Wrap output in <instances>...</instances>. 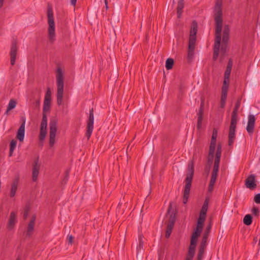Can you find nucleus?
<instances>
[{
	"mask_svg": "<svg viewBox=\"0 0 260 260\" xmlns=\"http://www.w3.org/2000/svg\"><path fill=\"white\" fill-rule=\"evenodd\" d=\"M221 2H216L214 8V19L215 21V38L213 48V59H217L219 53L221 44V32L222 31L223 19Z\"/></svg>",
	"mask_w": 260,
	"mask_h": 260,
	"instance_id": "f257e3e1",
	"label": "nucleus"
},
{
	"mask_svg": "<svg viewBox=\"0 0 260 260\" xmlns=\"http://www.w3.org/2000/svg\"><path fill=\"white\" fill-rule=\"evenodd\" d=\"M221 156V145L220 144H218L217 145L216 152L215 154V159L214 162L213 169L212 172L211 177L208 186V191L210 192L213 191L214 184L217 179L218 172L219 171Z\"/></svg>",
	"mask_w": 260,
	"mask_h": 260,
	"instance_id": "f03ea898",
	"label": "nucleus"
},
{
	"mask_svg": "<svg viewBox=\"0 0 260 260\" xmlns=\"http://www.w3.org/2000/svg\"><path fill=\"white\" fill-rule=\"evenodd\" d=\"M193 175L194 165L193 160H191L188 164L187 172L185 180V185L183 190V203L184 204H186L187 203L189 197Z\"/></svg>",
	"mask_w": 260,
	"mask_h": 260,
	"instance_id": "7ed1b4c3",
	"label": "nucleus"
},
{
	"mask_svg": "<svg viewBox=\"0 0 260 260\" xmlns=\"http://www.w3.org/2000/svg\"><path fill=\"white\" fill-rule=\"evenodd\" d=\"M56 73L57 85V104L58 106H60L62 103V98L63 94V73L60 67L57 68Z\"/></svg>",
	"mask_w": 260,
	"mask_h": 260,
	"instance_id": "20e7f679",
	"label": "nucleus"
},
{
	"mask_svg": "<svg viewBox=\"0 0 260 260\" xmlns=\"http://www.w3.org/2000/svg\"><path fill=\"white\" fill-rule=\"evenodd\" d=\"M47 18L48 23V38L49 41L53 43L55 40V23L54 20L53 12L51 7L47 8Z\"/></svg>",
	"mask_w": 260,
	"mask_h": 260,
	"instance_id": "39448f33",
	"label": "nucleus"
},
{
	"mask_svg": "<svg viewBox=\"0 0 260 260\" xmlns=\"http://www.w3.org/2000/svg\"><path fill=\"white\" fill-rule=\"evenodd\" d=\"M167 214L169 215V219L167 223L166 238H169L170 237L176 221V212L172 209V203H170L168 209L167 210Z\"/></svg>",
	"mask_w": 260,
	"mask_h": 260,
	"instance_id": "423d86ee",
	"label": "nucleus"
},
{
	"mask_svg": "<svg viewBox=\"0 0 260 260\" xmlns=\"http://www.w3.org/2000/svg\"><path fill=\"white\" fill-rule=\"evenodd\" d=\"M198 30V24L196 21H192L190 30V35L189 37L188 50L194 51L196 47V42L197 40V33Z\"/></svg>",
	"mask_w": 260,
	"mask_h": 260,
	"instance_id": "0eeeda50",
	"label": "nucleus"
},
{
	"mask_svg": "<svg viewBox=\"0 0 260 260\" xmlns=\"http://www.w3.org/2000/svg\"><path fill=\"white\" fill-rule=\"evenodd\" d=\"M57 132V121L51 119L49 122V146L52 147L55 143V137Z\"/></svg>",
	"mask_w": 260,
	"mask_h": 260,
	"instance_id": "6e6552de",
	"label": "nucleus"
},
{
	"mask_svg": "<svg viewBox=\"0 0 260 260\" xmlns=\"http://www.w3.org/2000/svg\"><path fill=\"white\" fill-rule=\"evenodd\" d=\"M93 109L91 108L89 110L88 119L87 123V131L85 134L87 139L89 140L92 134L93 129L94 115Z\"/></svg>",
	"mask_w": 260,
	"mask_h": 260,
	"instance_id": "1a4fd4ad",
	"label": "nucleus"
},
{
	"mask_svg": "<svg viewBox=\"0 0 260 260\" xmlns=\"http://www.w3.org/2000/svg\"><path fill=\"white\" fill-rule=\"evenodd\" d=\"M237 121L231 120L228 134V145L230 146H233L236 139V128Z\"/></svg>",
	"mask_w": 260,
	"mask_h": 260,
	"instance_id": "9d476101",
	"label": "nucleus"
},
{
	"mask_svg": "<svg viewBox=\"0 0 260 260\" xmlns=\"http://www.w3.org/2000/svg\"><path fill=\"white\" fill-rule=\"evenodd\" d=\"M208 236V231L204 233L203 237L200 245L199 252L198 254L197 260H202L203 258V255L205 251V249L206 246L207 239Z\"/></svg>",
	"mask_w": 260,
	"mask_h": 260,
	"instance_id": "9b49d317",
	"label": "nucleus"
},
{
	"mask_svg": "<svg viewBox=\"0 0 260 260\" xmlns=\"http://www.w3.org/2000/svg\"><path fill=\"white\" fill-rule=\"evenodd\" d=\"M25 120L26 118L25 117H21V121L22 123L17 131L16 135L17 139H18L20 142H22L24 138Z\"/></svg>",
	"mask_w": 260,
	"mask_h": 260,
	"instance_id": "f8f14e48",
	"label": "nucleus"
},
{
	"mask_svg": "<svg viewBox=\"0 0 260 260\" xmlns=\"http://www.w3.org/2000/svg\"><path fill=\"white\" fill-rule=\"evenodd\" d=\"M18 48L17 46L16 40H13L12 42L10 51V61L11 65L13 66L15 63L16 57Z\"/></svg>",
	"mask_w": 260,
	"mask_h": 260,
	"instance_id": "ddd939ff",
	"label": "nucleus"
},
{
	"mask_svg": "<svg viewBox=\"0 0 260 260\" xmlns=\"http://www.w3.org/2000/svg\"><path fill=\"white\" fill-rule=\"evenodd\" d=\"M40 165L39 164V157L35 159L32 164V181L35 182L37 180L38 176L39 173Z\"/></svg>",
	"mask_w": 260,
	"mask_h": 260,
	"instance_id": "4468645a",
	"label": "nucleus"
},
{
	"mask_svg": "<svg viewBox=\"0 0 260 260\" xmlns=\"http://www.w3.org/2000/svg\"><path fill=\"white\" fill-rule=\"evenodd\" d=\"M248 120L247 125L246 126V130L249 134H252L254 131L255 118L253 115L249 114L248 115Z\"/></svg>",
	"mask_w": 260,
	"mask_h": 260,
	"instance_id": "2eb2a0df",
	"label": "nucleus"
},
{
	"mask_svg": "<svg viewBox=\"0 0 260 260\" xmlns=\"http://www.w3.org/2000/svg\"><path fill=\"white\" fill-rule=\"evenodd\" d=\"M245 185L246 187L253 189L256 187L255 176L252 174L249 175L245 180Z\"/></svg>",
	"mask_w": 260,
	"mask_h": 260,
	"instance_id": "dca6fc26",
	"label": "nucleus"
},
{
	"mask_svg": "<svg viewBox=\"0 0 260 260\" xmlns=\"http://www.w3.org/2000/svg\"><path fill=\"white\" fill-rule=\"evenodd\" d=\"M242 98H239L235 104V108L232 113L231 120H238V112L240 107Z\"/></svg>",
	"mask_w": 260,
	"mask_h": 260,
	"instance_id": "f3484780",
	"label": "nucleus"
},
{
	"mask_svg": "<svg viewBox=\"0 0 260 260\" xmlns=\"http://www.w3.org/2000/svg\"><path fill=\"white\" fill-rule=\"evenodd\" d=\"M143 245L144 242L143 241L142 237L140 236L139 237V245L137 247V257L139 258V260H141L143 258V253L144 252Z\"/></svg>",
	"mask_w": 260,
	"mask_h": 260,
	"instance_id": "a211bd4d",
	"label": "nucleus"
},
{
	"mask_svg": "<svg viewBox=\"0 0 260 260\" xmlns=\"http://www.w3.org/2000/svg\"><path fill=\"white\" fill-rule=\"evenodd\" d=\"M204 114V104L202 103L198 113V122L197 127L198 129H200L202 125V121L203 119Z\"/></svg>",
	"mask_w": 260,
	"mask_h": 260,
	"instance_id": "6ab92c4d",
	"label": "nucleus"
},
{
	"mask_svg": "<svg viewBox=\"0 0 260 260\" xmlns=\"http://www.w3.org/2000/svg\"><path fill=\"white\" fill-rule=\"evenodd\" d=\"M17 222L16 213L15 212H12L10 213V218L8 223V228L11 230L14 228Z\"/></svg>",
	"mask_w": 260,
	"mask_h": 260,
	"instance_id": "aec40b11",
	"label": "nucleus"
},
{
	"mask_svg": "<svg viewBox=\"0 0 260 260\" xmlns=\"http://www.w3.org/2000/svg\"><path fill=\"white\" fill-rule=\"evenodd\" d=\"M229 87H222L221 88V95L220 99V107L223 108L225 106V101L227 98Z\"/></svg>",
	"mask_w": 260,
	"mask_h": 260,
	"instance_id": "412c9836",
	"label": "nucleus"
},
{
	"mask_svg": "<svg viewBox=\"0 0 260 260\" xmlns=\"http://www.w3.org/2000/svg\"><path fill=\"white\" fill-rule=\"evenodd\" d=\"M232 71V68H230V67H226V70L224 72V81L222 86L229 87V82H230V77L231 75V73Z\"/></svg>",
	"mask_w": 260,
	"mask_h": 260,
	"instance_id": "4be33fe9",
	"label": "nucleus"
},
{
	"mask_svg": "<svg viewBox=\"0 0 260 260\" xmlns=\"http://www.w3.org/2000/svg\"><path fill=\"white\" fill-rule=\"evenodd\" d=\"M184 0H178L177 8V13L178 18H180L182 15L183 12V9L184 8Z\"/></svg>",
	"mask_w": 260,
	"mask_h": 260,
	"instance_id": "5701e85b",
	"label": "nucleus"
},
{
	"mask_svg": "<svg viewBox=\"0 0 260 260\" xmlns=\"http://www.w3.org/2000/svg\"><path fill=\"white\" fill-rule=\"evenodd\" d=\"M18 184V179H16L13 181V182L11 185V188L10 194V197L13 198L15 196L16 192L17 189Z\"/></svg>",
	"mask_w": 260,
	"mask_h": 260,
	"instance_id": "b1692460",
	"label": "nucleus"
},
{
	"mask_svg": "<svg viewBox=\"0 0 260 260\" xmlns=\"http://www.w3.org/2000/svg\"><path fill=\"white\" fill-rule=\"evenodd\" d=\"M209 199L206 198L203 203L201 210L200 212V214L206 216L208 208Z\"/></svg>",
	"mask_w": 260,
	"mask_h": 260,
	"instance_id": "393cba45",
	"label": "nucleus"
},
{
	"mask_svg": "<svg viewBox=\"0 0 260 260\" xmlns=\"http://www.w3.org/2000/svg\"><path fill=\"white\" fill-rule=\"evenodd\" d=\"M230 27L228 25H225L223 28L222 40L224 42H226L229 40L230 35Z\"/></svg>",
	"mask_w": 260,
	"mask_h": 260,
	"instance_id": "a878e982",
	"label": "nucleus"
},
{
	"mask_svg": "<svg viewBox=\"0 0 260 260\" xmlns=\"http://www.w3.org/2000/svg\"><path fill=\"white\" fill-rule=\"evenodd\" d=\"M34 227H35V224H33L32 223H28L27 226V230L26 231V237H30L33 233V232L34 231Z\"/></svg>",
	"mask_w": 260,
	"mask_h": 260,
	"instance_id": "bb28decb",
	"label": "nucleus"
},
{
	"mask_svg": "<svg viewBox=\"0 0 260 260\" xmlns=\"http://www.w3.org/2000/svg\"><path fill=\"white\" fill-rule=\"evenodd\" d=\"M47 117L46 114H43V117L40 125V129L47 131Z\"/></svg>",
	"mask_w": 260,
	"mask_h": 260,
	"instance_id": "cd10ccee",
	"label": "nucleus"
},
{
	"mask_svg": "<svg viewBox=\"0 0 260 260\" xmlns=\"http://www.w3.org/2000/svg\"><path fill=\"white\" fill-rule=\"evenodd\" d=\"M16 145H17V141H16V140H12L10 142V150H9V156L10 157H11V156H12L13 155V152H14V149L16 148Z\"/></svg>",
	"mask_w": 260,
	"mask_h": 260,
	"instance_id": "c85d7f7f",
	"label": "nucleus"
},
{
	"mask_svg": "<svg viewBox=\"0 0 260 260\" xmlns=\"http://www.w3.org/2000/svg\"><path fill=\"white\" fill-rule=\"evenodd\" d=\"M252 222V216L250 214H247L243 219V223L246 225H250Z\"/></svg>",
	"mask_w": 260,
	"mask_h": 260,
	"instance_id": "c756f323",
	"label": "nucleus"
},
{
	"mask_svg": "<svg viewBox=\"0 0 260 260\" xmlns=\"http://www.w3.org/2000/svg\"><path fill=\"white\" fill-rule=\"evenodd\" d=\"M174 64V61L173 58H169L166 60V68L167 70H169L172 69Z\"/></svg>",
	"mask_w": 260,
	"mask_h": 260,
	"instance_id": "7c9ffc66",
	"label": "nucleus"
},
{
	"mask_svg": "<svg viewBox=\"0 0 260 260\" xmlns=\"http://www.w3.org/2000/svg\"><path fill=\"white\" fill-rule=\"evenodd\" d=\"M16 106V101L13 99L10 100V101L9 103L8 106L7 107L6 113H8L9 111L15 108Z\"/></svg>",
	"mask_w": 260,
	"mask_h": 260,
	"instance_id": "2f4dec72",
	"label": "nucleus"
},
{
	"mask_svg": "<svg viewBox=\"0 0 260 260\" xmlns=\"http://www.w3.org/2000/svg\"><path fill=\"white\" fill-rule=\"evenodd\" d=\"M216 143L210 142L208 154L212 155L215 154V150L216 148Z\"/></svg>",
	"mask_w": 260,
	"mask_h": 260,
	"instance_id": "473e14b6",
	"label": "nucleus"
},
{
	"mask_svg": "<svg viewBox=\"0 0 260 260\" xmlns=\"http://www.w3.org/2000/svg\"><path fill=\"white\" fill-rule=\"evenodd\" d=\"M51 92L50 89L48 88L45 96L44 102L51 103Z\"/></svg>",
	"mask_w": 260,
	"mask_h": 260,
	"instance_id": "72a5a7b5",
	"label": "nucleus"
},
{
	"mask_svg": "<svg viewBox=\"0 0 260 260\" xmlns=\"http://www.w3.org/2000/svg\"><path fill=\"white\" fill-rule=\"evenodd\" d=\"M196 245L197 244H194V245L190 244L187 254L194 256Z\"/></svg>",
	"mask_w": 260,
	"mask_h": 260,
	"instance_id": "f704fd0d",
	"label": "nucleus"
},
{
	"mask_svg": "<svg viewBox=\"0 0 260 260\" xmlns=\"http://www.w3.org/2000/svg\"><path fill=\"white\" fill-rule=\"evenodd\" d=\"M46 134H47V131L40 129V134H39L40 141L43 142L44 141L46 136Z\"/></svg>",
	"mask_w": 260,
	"mask_h": 260,
	"instance_id": "c9c22d12",
	"label": "nucleus"
},
{
	"mask_svg": "<svg viewBox=\"0 0 260 260\" xmlns=\"http://www.w3.org/2000/svg\"><path fill=\"white\" fill-rule=\"evenodd\" d=\"M218 131L216 128H214L212 132L211 142L216 143Z\"/></svg>",
	"mask_w": 260,
	"mask_h": 260,
	"instance_id": "e433bc0d",
	"label": "nucleus"
},
{
	"mask_svg": "<svg viewBox=\"0 0 260 260\" xmlns=\"http://www.w3.org/2000/svg\"><path fill=\"white\" fill-rule=\"evenodd\" d=\"M229 40H227L226 42H224L222 39V44L221 47V50L223 53H225L226 51V49L228 48V44Z\"/></svg>",
	"mask_w": 260,
	"mask_h": 260,
	"instance_id": "4c0bfd02",
	"label": "nucleus"
},
{
	"mask_svg": "<svg viewBox=\"0 0 260 260\" xmlns=\"http://www.w3.org/2000/svg\"><path fill=\"white\" fill-rule=\"evenodd\" d=\"M50 109V103L44 102L43 114H46V112L49 111Z\"/></svg>",
	"mask_w": 260,
	"mask_h": 260,
	"instance_id": "58836bf2",
	"label": "nucleus"
},
{
	"mask_svg": "<svg viewBox=\"0 0 260 260\" xmlns=\"http://www.w3.org/2000/svg\"><path fill=\"white\" fill-rule=\"evenodd\" d=\"M202 230H203L202 229H200V228L196 227V229H194L192 235L199 237L200 236V234H201V232H202Z\"/></svg>",
	"mask_w": 260,
	"mask_h": 260,
	"instance_id": "ea45409f",
	"label": "nucleus"
},
{
	"mask_svg": "<svg viewBox=\"0 0 260 260\" xmlns=\"http://www.w3.org/2000/svg\"><path fill=\"white\" fill-rule=\"evenodd\" d=\"M30 211V207L29 205H26L24 210V213H23V219L25 220L28 216V213Z\"/></svg>",
	"mask_w": 260,
	"mask_h": 260,
	"instance_id": "a19ab883",
	"label": "nucleus"
},
{
	"mask_svg": "<svg viewBox=\"0 0 260 260\" xmlns=\"http://www.w3.org/2000/svg\"><path fill=\"white\" fill-rule=\"evenodd\" d=\"M194 54V51H191L188 50L187 52V59L188 61H191L193 59Z\"/></svg>",
	"mask_w": 260,
	"mask_h": 260,
	"instance_id": "79ce46f5",
	"label": "nucleus"
},
{
	"mask_svg": "<svg viewBox=\"0 0 260 260\" xmlns=\"http://www.w3.org/2000/svg\"><path fill=\"white\" fill-rule=\"evenodd\" d=\"M214 157V155H209V154H208V157H207V161L206 165L209 166H212V165L213 164V160Z\"/></svg>",
	"mask_w": 260,
	"mask_h": 260,
	"instance_id": "37998d69",
	"label": "nucleus"
},
{
	"mask_svg": "<svg viewBox=\"0 0 260 260\" xmlns=\"http://www.w3.org/2000/svg\"><path fill=\"white\" fill-rule=\"evenodd\" d=\"M252 213L255 216L258 217L259 214V210L257 207H253L251 210Z\"/></svg>",
	"mask_w": 260,
	"mask_h": 260,
	"instance_id": "c03bdc74",
	"label": "nucleus"
},
{
	"mask_svg": "<svg viewBox=\"0 0 260 260\" xmlns=\"http://www.w3.org/2000/svg\"><path fill=\"white\" fill-rule=\"evenodd\" d=\"M198 238V237L191 235L190 244H191V245H194V244H197Z\"/></svg>",
	"mask_w": 260,
	"mask_h": 260,
	"instance_id": "a18cd8bd",
	"label": "nucleus"
},
{
	"mask_svg": "<svg viewBox=\"0 0 260 260\" xmlns=\"http://www.w3.org/2000/svg\"><path fill=\"white\" fill-rule=\"evenodd\" d=\"M254 201L256 204H260V193L256 194L254 197Z\"/></svg>",
	"mask_w": 260,
	"mask_h": 260,
	"instance_id": "49530a36",
	"label": "nucleus"
},
{
	"mask_svg": "<svg viewBox=\"0 0 260 260\" xmlns=\"http://www.w3.org/2000/svg\"><path fill=\"white\" fill-rule=\"evenodd\" d=\"M206 216L199 215V217L198 218L197 221H201L204 222L206 219Z\"/></svg>",
	"mask_w": 260,
	"mask_h": 260,
	"instance_id": "de8ad7c7",
	"label": "nucleus"
},
{
	"mask_svg": "<svg viewBox=\"0 0 260 260\" xmlns=\"http://www.w3.org/2000/svg\"><path fill=\"white\" fill-rule=\"evenodd\" d=\"M74 239V237L72 235H68L67 237V240L69 244H72Z\"/></svg>",
	"mask_w": 260,
	"mask_h": 260,
	"instance_id": "09e8293b",
	"label": "nucleus"
},
{
	"mask_svg": "<svg viewBox=\"0 0 260 260\" xmlns=\"http://www.w3.org/2000/svg\"><path fill=\"white\" fill-rule=\"evenodd\" d=\"M204 222H201V221H197V227L200 228V229L203 228Z\"/></svg>",
	"mask_w": 260,
	"mask_h": 260,
	"instance_id": "8fccbe9b",
	"label": "nucleus"
},
{
	"mask_svg": "<svg viewBox=\"0 0 260 260\" xmlns=\"http://www.w3.org/2000/svg\"><path fill=\"white\" fill-rule=\"evenodd\" d=\"M211 167V166L206 165V166L205 167V169H204L205 172H206L207 173V174H208L210 172Z\"/></svg>",
	"mask_w": 260,
	"mask_h": 260,
	"instance_id": "3c124183",
	"label": "nucleus"
},
{
	"mask_svg": "<svg viewBox=\"0 0 260 260\" xmlns=\"http://www.w3.org/2000/svg\"><path fill=\"white\" fill-rule=\"evenodd\" d=\"M193 257V255L187 254L185 260H192Z\"/></svg>",
	"mask_w": 260,
	"mask_h": 260,
	"instance_id": "603ef678",
	"label": "nucleus"
},
{
	"mask_svg": "<svg viewBox=\"0 0 260 260\" xmlns=\"http://www.w3.org/2000/svg\"><path fill=\"white\" fill-rule=\"evenodd\" d=\"M36 219V215H32L31 219L30 221H29V223L32 222L33 224H35Z\"/></svg>",
	"mask_w": 260,
	"mask_h": 260,
	"instance_id": "864d4df0",
	"label": "nucleus"
},
{
	"mask_svg": "<svg viewBox=\"0 0 260 260\" xmlns=\"http://www.w3.org/2000/svg\"><path fill=\"white\" fill-rule=\"evenodd\" d=\"M233 66V60L232 59H230L228 62L227 67H230V68H232Z\"/></svg>",
	"mask_w": 260,
	"mask_h": 260,
	"instance_id": "5fc2aeb1",
	"label": "nucleus"
},
{
	"mask_svg": "<svg viewBox=\"0 0 260 260\" xmlns=\"http://www.w3.org/2000/svg\"><path fill=\"white\" fill-rule=\"evenodd\" d=\"M77 3V0H71V4L73 6H75Z\"/></svg>",
	"mask_w": 260,
	"mask_h": 260,
	"instance_id": "6e6d98bb",
	"label": "nucleus"
},
{
	"mask_svg": "<svg viewBox=\"0 0 260 260\" xmlns=\"http://www.w3.org/2000/svg\"><path fill=\"white\" fill-rule=\"evenodd\" d=\"M4 0H0V8H1L3 6Z\"/></svg>",
	"mask_w": 260,
	"mask_h": 260,
	"instance_id": "4d7b16f0",
	"label": "nucleus"
},
{
	"mask_svg": "<svg viewBox=\"0 0 260 260\" xmlns=\"http://www.w3.org/2000/svg\"><path fill=\"white\" fill-rule=\"evenodd\" d=\"M105 5H106V9H108V2L107 0H105Z\"/></svg>",
	"mask_w": 260,
	"mask_h": 260,
	"instance_id": "13d9d810",
	"label": "nucleus"
},
{
	"mask_svg": "<svg viewBox=\"0 0 260 260\" xmlns=\"http://www.w3.org/2000/svg\"><path fill=\"white\" fill-rule=\"evenodd\" d=\"M211 229V227L210 226H208L207 227V231H210Z\"/></svg>",
	"mask_w": 260,
	"mask_h": 260,
	"instance_id": "bf43d9fd",
	"label": "nucleus"
},
{
	"mask_svg": "<svg viewBox=\"0 0 260 260\" xmlns=\"http://www.w3.org/2000/svg\"><path fill=\"white\" fill-rule=\"evenodd\" d=\"M258 245L260 247V238H259V242H258Z\"/></svg>",
	"mask_w": 260,
	"mask_h": 260,
	"instance_id": "052dcab7",
	"label": "nucleus"
},
{
	"mask_svg": "<svg viewBox=\"0 0 260 260\" xmlns=\"http://www.w3.org/2000/svg\"><path fill=\"white\" fill-rule=\"evenodd\" d=\"M16 260H20V257H18V258L16 259Z\"/></svg>",
	"mask_w": 260,
	"mask_h": 260,
	"instance_id": "680f3d73",
	"label": "nucleus"
}]
</instances>
